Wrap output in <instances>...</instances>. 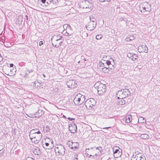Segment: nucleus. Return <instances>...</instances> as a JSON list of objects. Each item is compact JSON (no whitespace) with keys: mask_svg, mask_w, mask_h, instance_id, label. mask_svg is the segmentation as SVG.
I'll use <instances>...</instances> for the list:
<instances>
[{"mask_svg":"<svg viewBox=\"0 0 160 160\" xmlns=\"http://www.w3.org/2000/svg\"><path fill=\"white\" fill-rule=\"evenodd\" d=\"M65 149L63 146L62 145H59L57 147H55V152L56 153H58V155L62 156L65 153Z\"/></svg>","mask_w":160,"mask_h":160,"instance_id":"obj_6","label":"nucleus"},{"mask_svg":"<svg viewBox=\"0 0 160 160\" xmlns=\"http://www.w3.org/2000/svg\"><path fill=\"white\" fill-rule=\"evenodd\" d=\"M33 87L35 88H38L41 87V84L38 81H35L33 84Z\"/></svg>","mask_w":160,"mask_h":160,"instance_id":"obj_21","label":"nucleus"},{"mask_svg":"<svg viewBox=\"0 0 160 160\" xmlns=\"http://www.w3.org/2000/svg\"><path fill=\"white\" fill-rule=\"evenodd\" d=\"M132 100L131 98H128V101H127V102L128 103V104L129 103V102H130Z\"/></svg>","mask_w":160,"mask_h":160,"instance_id":"obj_49","label":"nucleus"},{"mask_svg":"<svg viewBox=\"0 0 160 160\" xmlns=\"http://www.w3.org/2000/svg\"><path fill=\"white\" fill-rule=\"evenodd\" d=\"M110 0H99V1L101 2H103L105 1L109 2Z\"/></svg>","mask_w":160,"mask_h":160,"instance_id":"obj_44","label":"nucleus"},{"mask_svg":"<svg viewBox=\"0 0 160 160\" xmlns=\"http://www.w3.org/2000/svg\"><path fill=\"white\" fill-rule=\"evenodd\" d=\"M67 34H66V35L67 36L68 35L70 36V35H69V33H67Z\"/></svg>","mask_w":160,"mask_h":160,"instance_id":"obj_62","label":"nucleus"},{"mask_svg":"<svg viewBox=\"0 0 160 160\" xmlns=\"http://www.w3.org/2000/svg\"><path fill=\"white\" fill-rule=\"evenodd\" d=\"M32 140H33V141H36V140H35V139H32Z\"/></svg>","mask_w":160,"mask_h":160,"instance_id":"obj_63","label":"nucleus"},{"mask_svg":"<svg viewBox=\"0 0 160 160\" xmlns=\"http://www.w3.org/2000/svg\"><path fill=\"white\" fill-rule=\"evenodd\" d=\"M100 64H101V66L103 67V68H108V66L107 64H106V62H100Z\"/></svg>","mask_w":160,"mask_h":160,"instance_id":"obj_32","label":"nucleus"},{"mask_svg":"<svg viewBox=\"0 0 160 160\" xmlns=\"http://www.w3.org/2000/svg\"><path fill=\"white\" fill-rule=\"evenodd\" d=\"M22 16L21 15L18 16V18H17L16 24L19 25L21 24L22 21Z\"/></svg>","mask_w":160,"mask_h":160,"instance_id":"obj_15","label":"nucleus"},{"mask_svg":"<svg viewBox=\"0 0 160 160\" xmlns=\"http://www.w3.org/2000/svg\"><path fill=\"white\" fill-rule=\"evenodd\" d=\"M3 60V58L1 56V55L0 54V62H1V61H2Z\"/></svg>","mask_w":160,"mask_h":160,"instance_id":"obj_50","label":"nucleus"},{"mask_svg":"<svg viewBox=\"0 0 160 160\" xmlns=\"http://www.w3.org/2000/svg\"><path fill=\"white\" fill-rule=\"evenodd\" d=\"M42 76L44 78L45 77V75L44 74H43Z\"/></svg>","mask_w":160,"mask_h":160,"instance_id":"obj_61","label":"nucleus"},{"mask_svg":"<svg viewBox=\"0 0 160 160\" xmlns=\"http://www.w3.org/2000/svg\"><path fill=\"white\" fill-rule=\"evenodd\" d=\"M26 160H33V159L32 158H28V159Z\"/></svg>","mask_w":160,"mask_h":160,"instance_id":"obj_51","label":"nucleus"},{"mask_svg":"<svg viewBox=\"0 0 160 160\" xmlns=\"http://www.w3.org/2000/svg\"><path fill=\"white\" fill-rule=\"evenodd\" d=\"M54 47L56 48H58L59 47V46H58V45H57V44H56L55 45Z\"/></svg>","mask_w":160,"mask_h":160,"instance_id":"obj_57","label":"nucleus"},{"mask_svg":"<svg viewBox=\"0 0 160 160\" xmlns=\"http://www.w3.org/2000/svg\"><path fill=\"white\" fill-rule=\"evenodd\" d=\"M83 34H84L86 37L88 36V35L87 33L84 32L83 33Z\"/></svg>","mask_w":160,"mask_h":160,"instance_id":"obj_52","label":"nucleus"},{"mask_svg":"<svg viewBox=\"0 0 160 160\" xmlns=\"http://www.w3.org/2000/svg\"><path fill=\"white\" fill-rule=\"evenodd\" d=\"M80 61H79L78 62V63H79L80 62Z\"/></svg>","mask_w":160,"mask_h":160,"instance_id":"obj_64","label":"nucleus"},{"mask_svg":"<svg viewBox=\"0 0 160 160\" xmlns=\"http://www.w3.org/2000/svg\"><path fill=\"white\" fill-rule=\"evenodd\" d=\"M132 53H128L127 54V56L129 58H132V55H132Z\"/></svg>","mask_w":160,"mask_h":160,"instance_id":"obj_40","label":"nucleus"},{"mask_svg":"<svg viewBox=\"0 0 160 160\" xmlns=\"http://www.w3.org/2000/svg\"><path fill=\"white\" fill-rule=\"evenodd\" d=\"M33 153L35 155H39L41 154V152L40 150L38 148L37 149H35L33 151Z\"/></svg>","mask_w":160,"mask_h":160,"instance_id":"obj_27","label":"nucleus"},{"mask_svg":"<svg viewBox=\"0 0 160 160\" xmlns=\"http://www.w3.org/2000/svg\"><path fill=\"white\" fill-rule=\"evenodd\" d=\"M96 102L93 98L87 100L84 104L87 109L89 110L94 109Z\"/></svg>","mask_w":160,"mask_h":160,"instance_id":"obj_5","label":"nucleus"},{"mask_svg":"<svg viewBox=\"0 0 160 160\" xmlns=\"http://www.w3.org/2000/svg\"><path fill=\"white\" fill-rule=\"evenodd\" d=\"M78 155L77 154H75L74 155V157H73V160H78Z\"/></svg>","mask_w":160,"mask_h":160,"instance_id":"obj_42","label":"nucleus"},{"mask_svg":"<svg viewBox=\"0 0 160 160\" xmlns=\"http://www.w3.org/2000/svg\"><path fill=\"white\" fill-rule=\"evenodd\" d=\"M106 84H103L98 82L94 85V87L97 89L98 93L99 95H102L106 91Z\"/></svg>","mask_w":160,"mask_h":160,"instance_id":"obj_1","label":"nucleus"},{"mask_svg":"<svg viewBox=\"0 0 160 160\" xmlns=\"http://www.w3.org/2000/svg\"><path fill=\"white\" fill-rule=\"evenodd\" d=\"M49 144V143L48 142H45V145H44V144H43L42 145L44 148L45 149H52V148L51 147H48Z\"/></svg>","mask_w":160,"mask_h":160,"instance_id":"obj_24","label":"nucleus"},{"mask_svg":"<svg viewBox=\"0 0 160 160\" xmlns=\"http://www.w3.org/2000/svg\"><path fill=\"white\" fill-rule=\"evenodd\" d=\"M47 0H41V2L42 3L45 4H46Z\"/></svg>","mask_w":160,"mask_h":160,"instance_id":"obj_47","label":"nucleus"},{"mask_svg":"<svg viewBox=\"0 0 160 160\" xmlns=\"http://www.w3.org/2000/svg\"><path fill=\"white\" fill-rule=\"evenodd\" d=\"M44 114L43 111L40 109L38 110L37 112H36L35 115L36 116V117H40L42 116Z\"/></svg>","mask_w":160,"mask_h":160,"instance_id":"obj_18","label":"nucleus"},{"mask_svg":"<svg viewBox=\"0 0 160 160\" xmlns=\"http://www.w3.org/2000/svg\"><path fill=\"white\" fill-rule=\"evenodd\" d=\"M72 141H70V140L68 141L67 143V144L68 146L71 148V147H72Z\"/></svg>","mask_w":160,"mask_h":160,"instance_id":"obj_34","label":"nucleus"},{"mask_svg":"<svg viewBox=\"0 0 160 160\" xmlns=\"http://www.w3.org/2000/svg\"><path fill=\"white\" fill-rule=\"evenodd\" d=\"M135 154H136V155H135V156L134 155H133V156H132V158H134V159H135L136 158V160H137L139 156H140L138 154L140 153L138 151H136V152H135Z\"/></svg>","mask_w":160,"mask_h":160,"instance_id":"obj_28","label":"nucleus"},{"mask_svg":"<svg viewBox=\"0 0 160 160\" xmlns=\"http://www.w3.org/2000/svg\"><path fill=\"white\" fill-rule=\"evenodd\" d=\"M50 129L48 126H47L45 128V130L46 132H49Z\"/></svg>","mask_w":160,"mask_h":160,"instance_id":"obj_38","label":"nucleus"},{"mask_svg":"<svg viewBox=\"0 0 160 160\" xmlns=\"http://www.w3.org/2000/svg\"><path fill=\"white\" fill-rule=\"evenodd\" d=\"M122 150L117 152L116 153H113V156L114 158H117L120 157L122 155Z\"/></svg>","mask_w":160,"mask_h":160,"instance_id":"obj_16","label":"nucleus"},{"mask_svg":"<svg viewBox=\"0 0 160 160\" xmlns=\"http://www.w3.org/2000/svg\"><path fill=\"white\" fill-rule=\"evenodd\" d=\"M111 128V127H105V128H103V129H108V128Z\"/></svg>","mask_w":160,"mask_h":160,"instance_id":"obj_54","label":"nucleus"},{"mask_svg":"<svg viewBox=\"0 0 160 160\" xmlns=\"http://www.w3.org/2000/svg\"><path fill=\"white\" fill-rule=\"evenodd\" d=\"M50 141H51V142L52 144L53 143V141H52V139H50Z\"/></svg>","mask_w":160,"mask_h":160,"instance_id":"obj_59","label":"nucleus"},{"mask_svg":"<svg viewBox=\"0 0 160 160\" xmlns=\"http://www.w3.org/2000/svg\"><path fill=\"white\" fill-rule=\"evenodd\" d=\"M102 37V36L101 34H98L96 36V38L97 40L101 39Z\"/></svg>","mask_w":160,"mask_h":160,"instance_id":"obj_35","label":"nucleus"},{"mask_svg":"<svg viewBox=\"0 0 160 160\" xmlns=\"http://www.w3.org/2000/svg\"><path fill=\"white\" fill-rule=\"evenodd\" d=\"M96 23H93L92 22H89L85 27L88 30L92 31L96 27Z\"/></svg>","mask_w":160,"mask_h":160,"instance_id":"obj_11","label":"nucleus"},{"mask_svg":"<svg viewBox=\"0 0 160 160\" xmlns=\"http://www.w3.org/2000/svg\"><path fill=\"white\" fill-rule=\"evenodd\" d=\"M109 68L110 67L109 66H108V68H103L102 69V71L104 73L108 72L109 71Z\"/></svg>","mask_w":160,"mask_h":160,"instance_id":"obj_31","label":"nucleus"},{"mask_svg":"<svg viewBox=\"0 0 160 160\" xmlns=\"http://www.w3.org/2000/svg\"><path fill=\"white\" fill-rule=\"evenodd\" d=\"M138 122L139 123H144L146 122V120L142 117H140L138 119Z\"/></svg>","mask_w":160,"mask_h":160,"instance_id":"obj_20","label":"nucleus"},{"mask_svg":"<svg viewBox=\"0 0 160 160\" xmlns=\"http://www.w3.org/2000/svg\"><path fill=\"white\" fill-rule=\"evenodd\" d=\"M119 150L121 151L122 150L119 147L115 146L113 148V153H116L117 152L119 151Z\"/></svg>","mask_w":160,"mask_h":160,"instance_id":"obj_23","label":"nucleus"},{"mask_svg":"<svg viewBox=\"0 0 160 160\" xmlns=\"http://www.w3.org/2000/svg\"><path fill=\"white\" fill-rule=\"evenodd\" d=\"M139 9L142 13L145 12H150L152 10L151 5L147 2L141 3L139 5Z\"/></svg>","mask_w":160,"mask_h":160,"instance_id":"obj_2","label":"nucleus"},{"mask_svg":"<svg viewBox=\"0 0 160 160\" xmlns=\"http://www.w3.org/2000/svg\"><path fill=\"white\" fill-rule=\"evenodd\" d=\"M68 128L69 130L72 133H74L77 132V128L76 125L73 122H69Z\"/></svg>","mask_w":160,"mask_h":160,"instance_id":"obj_9","label":"nucleus"},{"mask_svg":"<svg viewBox=\"0 0 160 160\" xmlns=\"http://www.w3.org/2000/svg\"><path fill=\"white\" fill-rule=\"evenodd\" d=\"M85 100V96L80 93L77 94L73 100V102L76 105L82 104Z\"/></svg>","mask_w":160,"mask_h":160,"instance_id":"obj_4","label":"nucleus"},{"mask_svg":"<svg viewBox=\"0 0 160 160\" xmlns=\"http://www.w3.org/2000/svg\"><path fill=\"white\" fill-rule=\"evenodd\" d=\"M123 20V19L122 18H119V21H122Z\"/></svg>","mask_w":160,"mask_h":160,"instance_id":"obj_56","label":"nucleus"},{"mask_svg":"<svg viewBox=\"0 0 160 160\" xmlns=\"http://www.w3.org/2000/svg\"><path fill=\"white\" fill-rule=\"evenodd\" d=\"M142 156H139L137 159V160H142Z\"/></svg>","mask_w":160,"mask_h":160,"instance_id":"obj_48","label":"nucleus"},{"mask_svg":"<svg viewBox=\"0 0 160 160\" xmlns=\"http://www.w3.org/2000/svg\"><path fill=\"white\" fill-rule=\"evenodd\" d=\"M118 99H123L128 96H130L131 92L128 89L119 90L116 93Z\"/></svg>","mask_w":160,"mask_h":160,"instance_id":"obj_3","label":"nucleus"},{"mask_svg":"<svg viewBox=\"0 0 160 160\" xmlns=\"http://www.w3.org/2000/svg\"><path fill=\"white\" fill-rule=\"evenodd\" d=\"M62 38V36H61L60 35L57 36L56 37V41H58V40H60Z\"/></svg>","mask_w":160,"mask_h":160,"instance_id":"obj_37","label":"nucleus"},{"mask_svg":"<svg viewBox=\"0 0 160 160\" xmlns=\"http://www.w3.org/2000/svg\"><path fill=\"white\" fill-rule=\"evenodd\" d=\"M52 1H53L52 0H47L46 4H45V5L46 6H48L52 2Z\"/></svg>","mask_w":160,"mask_h":160,"instance_id":"obj_36","label":"nucleus"},{"mask_svg":"<svg viewBox=\"0 0 160 160\" xmlns=\"http://www.w3.org/2000/svg\"><path fill=\"white\" fill-rule=\"evenodd\" d=\"M132 57L131 58V59L132 61H135V60L137 59L138 58V55H137L136 54L132 53Z\"/></svg>","mask_w":160,"mask_h":160,"instance_id":"obj_29","label":"nucleus"},{"mask_svg":"<svg viewBox=\"0 0 160 160\" xmlns=\"http://www.w3.org/2000/svg\"><path fill=\"white\" fill-rule=\"evenodd\" d=\"M132 120V117L131 115H129L128 116L126 117L125 122L126 123H128L130 122Z\"/></svg>","mask_w":160,"mask_h":160,"instance_id":"obj_19","label":"nucleus"},{"mask_svg":"<svg viewBox=\"0 0 160 160\" xmlns=\"http://www.w3.org/2000/svg\"><path fill=\"white\" fill-rule=\"evenodd\" d=\"M92 6V4L88 0H83L80 2V7L83 9L89 8Z\"/></svg>","mask_w":160,"mask_h":160,"instance_id":"obj_7","label":"nucleus"},{"mask_svg":"<svg viewBox=\"0 0 160 160\" xmlns=\"http://www.w3.org/2000/svg\"><path fill=\"white\" fill-rule=\"evenodd\" d=\"M30 133L32 134L37 133L38 134H40L39 137L41 138L42 137V135L39 130L38 128H35L32 130L30 132Z\"/></svg>","mask_w":160,"mask_h":160,"instance_id":"obj_13","label":"nucleus"},{"mask_svg":"<svg viewBox=\"0 0 160 160\" xmlns=\"http://www.w3.org/2000/svg\"><path fill=\"white\" fill-rule=\"evenodd\" d=\"M63 28H64L65 27H66L67 28H68L69 29H71V26L68 24H65L63 25Z\"/></svg>","mask_w":160,"mask_h":160,"instance_id":"obj_39","label":"nucleus"},{"mask_svg":"<svg viewBox=\"0 0 160 160\" xmlns=\"http://www.w3.org/2000/svg\"><path fill=\"white\" fill-rule=\"evenodd\" d=\"M103 61L104 62H105L106 64H107L108 66L110 67V69L112 70L114 69L115 63L113 59L111 58L108 60L107 61L103 60Z\"/></svg>","mask_w":160,"mask_h":160,"instance_id":"obj_8","label":"nucleus"},{"mask_svg":"<svg viewBox=\"0 0 160 160\" xmlns=\"http://www.w3.org/2000/svg\"><path fill=\"white\" fill-rule=\"evenodd\" d=\"M140 137L141 138H142L144 139H146L149 138V137L148 134L145 133L142 134L140 136Z\"/></svg>","mask_w":160,"mask_h":160,"instance_id":"obj_22","label":"nucleus"},{"mask_svg":"<svg viewBox=\"0 0 160 160\" xmlns=\"http://www.w3.org/2000/svg\"><path fill=\"white\" fill-rule=\"evenodd\" d=\"M67 119H68V120H69L70 121H72V120H75V118H70V117H68L67 118Z\"/></svg>","mask_w":160,"mask_h":160,"instance_id":"obj_46","label":"nucleus"},{"mask_svg":"<svg viewBox=\"0 0 160 160\" xmlns=\"http://www.w3.org/2000/svg\"><path fill=\"white\" fill-rule=\"evenodd\" d=\"M43 44V42L42 41H41L39 42V45L41 46Z\"/></svg>","mask_w":160,"mask_h":160,"instance_id":"obj_45","label":"nucleus"},{"mask_svg":"<svg viewBox=\"0 0 160 160\" xmlns=\"http://www.w3.org/2000/svg\"><path fill=\"white\" fill-rule=\"evenodd\" d=\"M122 99L118 102V104L119 105H122L126 103V101L124 99Z\"/></svg>","mask_w":160,"mask_h":160,"instance_id":"obj_30","label":"nucleus"},{"mask_svg":"<svg viewBox=\"0 0 160 160\" xmlns=\"http://www.w3.org/2000/svg\"><path fill=\"white\" fill-rule=\"evenodd\" d=\"M72 146L71 147V149L73 151H75L78 150V147L79 146V143L77 142H72Z\"/></svg>","mask_w":160,"mask_h":160,"instance_id":"obj_14","label":"nucleus"},{"mask_svg":"<svg viewBox=\"0 0 160 160\" xmlns=\"http://www.w3.org/2000/svg\"><path fill=\"white\" fill-rule=\"evenodd\" d=\"M62 43V41H61L59 43V44L58 45V46H59V47H60L61 45V43Z\"/></svg>","mask_w":160,"mask_h":160,"instance_id":"obj_53","label":"nucleus"},{"mask_svg":"<svg viewBox=\"0 0 160 160\" xmlns=\"http://www.w3.org/2000/svg\"><path fill=\"white\" fill-rule=\"evenodd\" d=\"M35 134H32L29 133V137L31 140L32 141V142H34L35 143H37L38 142V141L37 140H36V141H33L32 140L33 139H35L36 138V136L34 135Z\"/></svg>","mask_w":160,"mask_h":160,"instance_id":"obj_17","label":"nucleus"},{"mask_svg":"<svg viewBox=\"0 0 160 160\" xmlns=\"http://www.w3.org/2000/svg\"><path fill=\"white\" fill-rule=\"evenodd\" d=\"M83 60L84 61H87L86 59L84 58V57L83 56H82L81 57V61L82 62Z\"/></svg>","mask_w":160,"mask_h":160,"instance_id":"obj_43","label":"nucleus"},{"mask_svg":"<svg viewBox=\"0 0 160 160\" xmlns=\"http://www.w3.org/2000/svg\"><path fill=\"white\" fill-rule=\"evenodd\" d=\"M138 51L141 53L145 52L147 53L148 52V49L147 46L145 44H142L139 45L138 47Z\"/></svg>","mask_w":160,"mask_h":160,"instance_id":"obj_10","label":"nucleus"},{"mask_svg":"<svg viewBox=\"0 0 160 160\" xmlns=\"http://www.w3.org/2000/svg\"><path fill=\"white\" fill-rule=\"evenodd\" d=\"M25 17L26 18V19L27 20H28V16L27 15H26L25 16Z\"/></svg>","mask_w":160,"mask_h":160,"instance_id":"obj_58","label":"nucleus"},{"mask_svg":"<svg viewBox=\"0 0 160 160\" xmlns=\"http://www.w3.org/2000/svg\"><path fill=\"white\" fill-rule=\"evenodd\" d=\"M63 117L64 118H66V117L65 115H63Z\"/></svg>","mask_w":160,"mask_h":160,"instance_id":"obj_60","label":"nucleus"},{"mask_svg":"<svg viewBox=\"0 0 160 160\" xmlns=\"http://www.w3.org/2000/svg\"><path fill=\"white\" fill-rule=\"evenodd\" d=\"M134 39H135V37L133 36L132 35V36H130L129 37V38H127L126 39L127 41H132L133 40H134Z\"/></svg>","mask_w":160,"mask_h":160,"instance_id":"obj_33","label":"nucleus"},{"mask_svg":"<svg viewBox=\"0 0 160 160\" xmlns=\"http://www.w3.org/2000/svg\"><path fill=\"white\" fill-rule=\"evenodd\" d=\"M89 19L90 20V22H92L93 23H95L97 24V22L96 19L95 18L93 17V16H91L89 17Z\"/></svg>","mask_w":160,"mask_h":160,"instance_id":"obj_25","label":"nucleus"},{"mask_svg":"<svg viewBox=\"0 0 160 160\" xmlns=\"http://www.w3.org/2000/svg\"><path fill=\"white\" fill-rule=\"evenodd\" d=\"M14 66L13 64L12 63L10 64V67H12Z\"/></svg>","mask_w":160,"mask_h":160,"instance_id":"obj_55","label":"nucleus"},{"mask_svg":"<svg viewBox=\"0 0 160 160\" xmlns=\"http://www.w3.org/2000/svg\"><path fill=\"white\" fill-rule=\"evenodd\" d=\"M94 148H96V150H98L100 152L102 150V148L101 147H91L90 148H87L86 149V151L87 150L92 149Z\"/></svg>","mask_w":160,"mask_h":160,"instance_id":"obj_26","label":"nucleus"},{"mask_svg":"<svg viewBox=\"0 0 160 160\" xmlns=\"http://www.w3.org/2000/svg\"><path fill=\"white\" fill-rule=\"evenodd\" d=\"M33 72V70H28L26 72V75L27 74H28L30 73L31 72Z\"/></svg>","mask_w":160,"mask_h":160,"instance_id":"obj_41","label":"nucleus"},{"mask_svg":"<svg viewBox=\"0 0 160 160\" xmlns=\"http://www.w3.org/2000/svg\"><path fill=\"white\" fill-rule=\"evenodd\" d=\"M67 85L69 88H74L77 86V83L74 80H69L67 82Z\"/></svg>","mask_w":160,"mask_h":160,"instance_id":"obj_12","label":"nucleus"}]
</instances>
